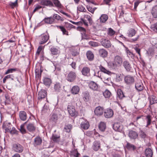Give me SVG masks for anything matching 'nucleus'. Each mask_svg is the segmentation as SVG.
Returning a JSON list of instances; mask_svg holds the SVG:
<instances>
[{
    "mask_svg": "<svg viewBox=\"0 0 157 157\" xmlns=\"http://www.w3.org/2000/svg\"><path fill=\"white\" fill-rule=\"evenodd\" d=\"M54 22V18L51 16L49 17H45L37 25V26H40L44 24H52Z\"/></svg>",
    "mask_w": 157,
    "mask_h": 157,
    "instance_id": "1",
    "label": "nucleus"
},
{
    "mask_svg": "<svg viewBox=\"0 0 157 157\" xmlns=\"http://www.w3.org/2000/svg\"><path fill=\"white\" fill-rule=\"evenodd\" d=\"M12 148L15 151L18 153H21L23 150V146L18 144H13Z\"/></svg>",
    "mask_w": 157,
    "mask_h": 157,
    "instance_id": "2",
    "label": "nucleus"
},
{
    "mask_svg": "<svg viewBox=\"0 0 157 157\" xmlns=\"http://www.w3.org/2000/svg\"><path fill=\"white\" fill-rule=\"evenodd\" d=\"M76 75L75 72L71 71L68 74L67 77V80L69 82L74 81L76 79Z\"/></svg>",
    "mask_w": 157,
    "mask_h": 157,
    "instance_id": "3",
    "label": "nucleus"
},
{
    "mask_svg": "<svg viewBox=\"0 0 157 157\" xmlns=\"http://www.w3.org/2000/svg\"><path fill=\"white\" fill-rule=\"evenodd\" d=\"M135 87L136 89L138 91H140L143 90L144 86L141 81L140 80H139L136 82Z\"/></svg>",
    "mask_w": 157,
    "mask_h": 157,
    "instance_id": "4",
    "label": "nucleus"
},
{
    "mask_svg": "<svg viewBox=\"0 0 157 157\" xmlns=\"http://www.w3.org/2000/svg\"><path fill=\"white\" fill-rule=\"evenodd\" d=\"M67 109L71 117L76 116V112L74 106L68 105L67 107Z\"/></svg>",
    "mask_w": 157,
    "mask_h": 157,
    "instance_id": "5",
    "label": "nucleus"
},
{
    "mask_svg": "<svg viewBox=\"0 0 157 157\" xmlns=\"http://www.w3.org/2000/svg\"><path fill=\"white\" fill-rule=\"evenodd\" d=\"M46 96V91L44 90H41L38 93L37 99L38 100L41 101L42 99L45 98Z\"/></svg>",
    "mask_w": 157,
    "mask_h": 157,
    "instance_id": "6",
    "label": "nucleus"
},
{
    "mask_svg": "<svg viewBox=\"0 0 157 157\" xmlns=\"http://www.w3.org/2000/svg\"><path fill=\"white\" fill-rule=\"evenodd\" d=\"M40 4L42 6H46L50 7H54L52 2L50 0H42L41 1Z\"/></svg>",
    "mask_w": 157,
    "mask_h": 157,
    "instance_id": "7",
    "label": "nucleus"
},
{
    "mask_svg": "<svg viewBox=\"0 0 157 157\" xmlns=\"http://www.w3.org/2000/svg\"><path fill=\"white\" fill-rule=\"evenodd\" d=\"M124 80L125 83L128 85L132 84L134 81L133 77L130 75H127L125 77Z\"/></svg>",
    "mask_w": 157,
    "mask_h": 157,
    "instance_id": "8",
    "label": "nucleus"
},
{
    "mask_svg": "<svg viewBox=\"0 0 157 157\" xmlns=\"http://www.w3.org/2000/svg\"><path fill=\"white\" fill-rule=\"evenodd\" d=\"M88 86L90 89L94 90L97 91L98 90L99 86L94 81L90 82L89 83Z\"/></svg>",
    "mask_w": 157,
    "mask_h": 157,
    "instance_id": "9",
    "label": "nucleus"
},
{
    "mask_svg": "<svg viewBox=\"0 0 157 157\" xmlns=\"http://www.w3.org/2000/svg\"><path fill=\"white\" fill-rule=\"evenodd\" d=\"M90 68L87 67H85L83 68L81 71V72L83 75L87 76L90 75Z\"/></svg>",
    "mask_w": 157,
    "mask_h": 157,
    "instance_id": "10",
    "label": "nucleus"
},
{
    "mask_svg": "<svg viewBox=\"0 0 157 157\" xmlns=\"http://www.w3.org/2000/svg\"><path fill=\"white\" fill-rule=\"evenodd\" d=\"M104 114L106 118H109L113 116V113L111 109H107L104 112Z\"/></svg>",
    "mask_w": 157,
    "mask_h": 157,
    "instance_id": "11",
    "label": "nucleus"
},
{
    "mask_svg": "<svg viewBox=\"0 0 157 157\" xmlns=\"http://www.w3.org/2000/svg\"><path fill=\"white\" fill-rule=\"evenodd\" d=\"M26 128L29 132H33L36 130V127L34 124L29 123L26 125Z\"/></svg>",
    "mask_w": 157,
    "mask_h": 157,
    "instance_id": "12",
    "label": "nucleus"
},
{
    "mask_svg": "<svg viewBox=\"0 0 157 157\" xmlns=\"http://www.w3.org/2000/svg\"><path fill=\"white\" fill-rule=\"evenodd\" d=\"M2 128L7 132H10L11 128V124L10 123L5 122L2 125Z\"/></svg>",
    "mask_w": 157,
    "mask_h": 157,
    "instance_id": "13",
    "label": "nucleus"
},
{
    "mask_svg": "<svg viewBox=\"0 0 157 157\" xmlns=\"http://www.w3.org/2000/svg\"><path fill=\"white\" fill-rule=\"evenodd\" d=\"M128 136L131 139H136L138 136L137 132L133 130H130L128 133Z\"/></svg>",
    "mask_w": 157,
    "mask_h": 157,
    "instance_id": "14",
    "label": "nucleus"
},
{
    "mask_svg": "<svg viewBox=\"0 0 157 157\" xmlns=\"http://www.w3.org/2000/svg\"><path fill=\"white\" fill-rule=\"evenodd\" d=\"M103 112V109L100 106H98L94 110V113L95 115L97 116L101 115Z\"/></svg>",
    "mask_w": 157,
    "mask_h": 157,
    "instance_id": "15",
    "label": "nucleus"
},
{
    "mask_svg": "<svg viewBox=\"0 0 157 157\" xmlns=\"http://www.w3.org/2000/svg\"><path fill=\"white\" fill-rule=\"evenodd\" d=\"M82 97L83 100L86 102L88 101L90 99V95L89 92L85 91L82 93Z\"/></svg>",
    "mask_w": 157,
    "mask_h": 157,
    "instance_id": "16",
    "label": "nucleus"
},
{
    "mask_svg": "<svg viewBox=\"0 0 157 157\" xmlns=\"http://www.w3.org/2000/svg\"><path fill=\"white\" fill-rule=\"evenodd\" d=\"M19 116L20 119L22 121H25L27 118L26 113L24 111H21L20 112Z\"/></svg>",
    "mask_w": 157,
    "mask_h": 157,
    "instance_id": "17",
    "label": "nucleus"
},
{
    "mask_svg": "<svg viewBox=\"0 0 157 157\" xmlns=\"http://www.w3.org/2000/svg\"><path fill=\"white\" fill-rule=\"evenodd\" d=\"M80 126L82 129L84 130H86L89 128L90 125L88 121H84L81 122Z\"/></svg>",
    "mask_w": 157,
    "mask_h": 157,
    "instance_id": "18",
    "label": "nucleus"
},
{
    "mask_svg": "<svg viewBox=\"0 0 157 157\" xmlns=\"http://www.w3.org/2000/svg\"><path fill=\"white\" fill-rule=\"evenodd\" d=\"M108 65L110 68L113 70L117 69L119 67L114 61L109 62L108 63Z\"/></svg>",
    "mask_w": 157,
    "mask_h": 157,
    "instance_id": "19",
    "label": "nucleus"
},
{
    "mask_svg": "<svg viewBox=\"0 0 157 157\" xmlns=\"http://www.w3.org/2000/svg\"><path fill=\"white\" fill-rule=\"evenodd\" d=\"M98 52L100 56L103 58L106 57L108 55L107 51L103 48L99 49L98 51Z\"/></svg>",
    "mask_w": 157,
    "mask_h": 157,
    "instance_id": "20",
    "label": "nucleus"
},
{
    "mask_svg": "<svg viewBox=\"0 0 157 157\" xmlns=\"http://www.w3.org/2000/svg\"><path fill=\"white\" fill-rule=\"evenodd\" d=\"M151 13L152 17L154 18H157V5H155L152 7Z\"/></svg>",
    "mask_w": 157,
    "mask_h": 157,
    "instance_id": "21",
    "label": "nucleus"
},
{
    "mask_svg": "<svg viewBox=\"0 0 157 157\" xmlns=\"http://www.w3.org/2000/svg\"><path fill=\"white\" fill-rule=\"evenodd\" d=\"M79 90V87L78 86H75L72 87L71 92L73 94H77L78 93Z\"/></svg>",
    "mask_w": 157,
    "mask_h": 157,
    "instance_id": "22",
    "label": "nucleus"
},
{
    "mask_svg": "<svg viewBox=\"0 0 157 157\" xmlns=\"http://www.w3.org/2000/svg\"><path fill=\"white\" fill-rule=\"evenodd\" d=\"M44 84L47 86H49L52 82L51 79L49 78L45 77L43 79Z\"/></svg>",
    "mask_w": 157,
    "mask_h": 157,
    "instance_id": "23",
    "label": "nucleus"
},
{
    "mask_svg": "<svg viewBox=\"0 0 157 157\" xmlns=\"http://www.w3.org/2000/svg\"><path fill=\"white\" fill-rule=\"evenodd\" d=\"M114 61L119 66L121 65L122 63V58L118 56H117L115 57Z\"/></svg>",
    "mask_w": 157,
    "mask_h": 157,
    "instance_id": "24",
    "label": "nucleus"
},
{
    "mask_svg": "<svg viewBox=\"0 0 157 157\" xmlns=\"http://www.w3.org/2000/svg\"><path fill=\"white\" fill-rule=\"evenodd\" d=\"M50 51L52 54L54 55H59L60 53V51L54 47H52L51 48Z\"/></svg>",
    "mask_w": 157,
    "mask_h": 157,
    "instance_id": "25",
    "label": "nucleus"
},
{
    "mask_svg": "<svg viewBox=\"0 0 157 157\" xmlns=\"http://www.w3.org/2000/svg\"><path fill=\"white\" fill-rule=\"evenodd\" d=\"M101 43L103 46L105 48H109L111 45V43L109 40H102Z\"/></svg>",
    "mask_w": 157,
    "mask_h": 157,
    "instance_id": "26",
    "label": "nucleus"
},
{
    "mask_svg": "<svg viewBox=\"0 0 157 157\" xmlns=\"http://www.w3.org/2000/svg\"><path fill=\"white\" fill-rule=\"evenodd\" d=\"M86 56L88 59L90 61L93 60L94 58V56L92 52L90 51H88L86 52Z\"/></svg>",
    "mask_w": 157,
    "mask_h": 157,
    "instance_id": "27",
    "label": "nucleus"
},
{
    "mask_svg": "<svg viewBox=\"0 0 157 157\" xmlns=\"http://www.w3.org/2000/svg\"><path fill=\"white\" fill-rule=\"evenodd\" d=\"M153 155V152L152 150L148 148L146 149L145 151V155L147 157H152Z\"/></svg>",
    "mask_w": 157,
    "mask_h": 157,
    "instance_id": "28",
    "label": "nucleus"
},
{
    "mask_svg": "<svg viewBox=\"0 0 157 157\" xmlns=\"http://www.w3.org/2000/svg\"><path fill=\"white\" fill-rule=\"evenodd\" d=\"M100 143L99 142H94L92 146V148L95 151H97L100 147Z\"/></svg>",
    "mask_w": 157,
    "mask_h": 157,
    "instance_id": "29",
    "label": "nucleus"
},
{
    "mask_svg": "<svg viewBox=\"0 0 157 157\" xmlns=\"http://www.w3.org/2000/svg\"><path fill=\"white\" fill-rule=\"evenodd\" d=\"M125 97L121 89H119L117 90V98L120 99H122Z\"/></svg>",
    "mask_w": 157,
    "mask_h": 157,
    "instance_id": "30",
    "label": "nucleus"
},
{
    "mask_svg": "<svg viewBox=\"0 0 157 157\" xmlns=\"http://www.w3.org/2000/svg\"><path fill=\"white\" fill-rule=\"evenodd\" d=\"M108 19V16L105 14H102L99 18L100 22L102 23L105 22Z\"/></svg>",
    "mask_w": 157,
    "mask_h": 157,
    "instance_id": "31",
    "label": "nucleus"
},
{
    "mask_svg": "<svg viewBox=\"0 0 157 157\" xmlns=\"http://www.w3.org/2000/svg\"><path fill=\"white\" fill-rule=\"evenodd\" d=\"M133 2H134V9L136 10L138 6L140 5L143 2V1L142 0H134Z\"/></svg>",
    "mask_w": 157,
    "mask_h": 157,
    "instance_id": "32",
    "label": "nucleus"
},
{
    "mask_svg": "<svg viewBox=\"0 0 157 157\" xmlns=\"http://www.w3.org/2000/svg\"><path fill=\"white\" fill-rule=\"evenodd\" d=\"M118 12L119 13V18H121L123 17L124 14H126V13H125V12L124 10V9L122 6H121L119 7Z\"/></svg>",
    "mask_w": 157,
    "mask_h": 157,
    "instance_id": "33",
    "label": "nucleus"
},
{
    "mask_svg": "<svg viewBox=\"0 0 157 157\" xmlns=\"http://www.w3.org/2000/svg\"><path fill=\"white\" fill-rule=\"evenodd\" d=\"M35 7V8L33 10V12L32 13H31V17L29 18V20H30L31 19V17L33 16V14L36 11H38L40 9H41L42 8V6L40 5H39L38 4H37L35 5L34 6Z\"/></svg>",
    "mask_w": 157,
    "mask_h": 157,
    "instance_id": "34",
    "label": "nucleus"
},
{
    "mask_svg": "<svg viewBox=\"0 0 157 157\" xmlns=\"http://www.w3.org/2000/svg\"><path fill=\"white\" fill-rule=\"evenodd\" d=\"M34 142V145L35 146L41 144L42 142V140L40 137L37 136L35 139Z\"/></svg>",
    "mask_w": 157,
    "mask_h": 157,
    "instance_id": "35",
    "label": "nucleus"
},
{
    "mask_svg": "<svg viewBox=\"0 0 157 157\" xmlns=\"http://www.w3.org/2000/svg\"><path fill=\"white\" fill-rule=\"evenodd\" d=\"M99 68L101 72H102L109 75L111 74V72L109 70L106 69L101 65H100L99 66Z\"/></svg>",
    "mask_w": 157,
    "mask_h": 157,
    "instance_id": "36",
    "label": "nucleus"
},
{
    "mask_svg": "<svg viewBox=\"0 0 157 157\" xmlns=\"http://www.w3.org/2000/svg\"><path fill=\"white\" fill-rule=\"evenodd\" d=\"M99 129L101 131H104L106 128V124L104 122H101L98 126Z\"/></svg>",
    "mask_w": 157,
    "mask_h": 157,
    "instance_id": "37",
    "label": "nucleus"
},
{
    "mask_svg": "<svg viewBox=\"0 0 157 157\" xmlns=\"http://www.w3.org/2000/svg\"><path fill=\"white\" fill-rule=\"evenodd\" d=\"M42 71H43L41 68L40 70L38 68H36L35 70L36 77L38 78L40 77Z\"/></svg>",
    "mask_w": 157,
    "mask_h": 157,
    "instance_id": "38",
    "label": "nucleus"
},
{
    "mask_svg": "<svg viewBox=\"0 0 157 157\" xmlns=\"http://www.w3.org/2000/svg\"><path fill=\"white\" fill-rule=\"evenodd\" d=\"M124 66L126 70L128 71L131 70V67L129 63L127 61H124L123 63Z\"/></svg>",
    "mask_w": 157,
    "mask_h": 157,
    "instance_id": "39",
    "label": "nucleus"
},
{
    "mask_svg": "<svg viewBox=\"0 0 157 157\" xmlns=\"http://www.w3.org/2000/svg\"><path fill=\"white\" fill-rule=\"evenodd\" d=\"M61 86L59 82H56L54 85V89L56 92H59L60 90Z\"/></svg>",
    "mask_w": 157,
    "mask_h": 157,
    "instance_id": "40",
    "label": "nucleus"
},
{
    "mask_svg": "<svg viewBox=\"0 0 157 157\" xmlns=\"http://www.w3.org/2000/svg\"><path fill=\"white\" fill-rule=\"evenodd\" d=\"M71 155L73 157H80V154L76 149H75L71 151Z\"/></svg>",
    "mask_w": 157,
    "mask_h": 157,
    "instance_id": "41",
    "label": "nucleus"
},
{
    "mask_svg": "<svg viewBox=\"0 0 157 157\" xmlns=\"http://www.w3.org/2000/svg\"><path fill=\"white\" fill-rule=\"evenodd\" d=\"M136 33V31L133 29H131L128 30V32L127 33L128 36L129 37H132L134 36Z\"/></svg>",
    "mask_w": 157,
    "mask_h": 157,
    "instance_id": "42",
    "label": "nucleus"
},
{
    "mask_svg": "<svg viewBox=\"0 0 157 157\" xmlns=\"http://www.w3.org/2000/svg\"><path fill=\"white\" fill-rule=\"evenodd\" d=\"M113 129L116 131H120L121 130V126L119 123H115L113 126Z\"/></svg>",
    "mask_w": 157,
    "mask_h": 157,
    "instance_id": "43",
    "label": "nucleus"
},
{
    "mask_svg": "<svg viewBox=\"0 0 157 157\" xmlns=\"http://www.w3.org/2000/svg\"><path fill=\"white\" fill-rule=\"evenodd\" d=\"M27 121L25 122L24 124H22L20 126V130L21 133L23 134H25L26 133V131L25 128V125L27 124Z\"/></svg>",
    "mask_w": 157,
    "mask_h": 157,
    "instance_id": "44",
    "label": "nucleus"
},
{
    "mask_svg": "<svg viewBox=\"0 0 157 157\" xmlns=\"http://www.w3.org/2000/svg\"><path fill=\"white\" fill-rule=\"evenodd\" d=\"M146 119L147 121L146 127H147L151 123V116L149 115H147L146 116Z\"/></svg>",
    "mask_w": 157,
    "mask_h": 157,
    "instance_id": "45",
    "label": "nucleus"
},
{
    "mask_svg": "<svg viewBox=\"0 0 157 157\" xmlns=\"http://www.w3.org/2000/svg\"><path fill=\"white\" fill-rule=\"evenodd\" d=\"M60 137L56 135H53L52 137V139L54 142L58 143L60 141Z\"/></svg>",
    "mask_w": 157,
    "mask_h": 157,
    "instance_id": "46",
    "label": "nucleus"
},
{
    "mask_svg": "<svg viewBox=\"0 0 157 157\" xmlns=\"http://www.w3.org/2000/svg\"><path fill=\"white\" fill-rule=\"evenodd\" d=\"M53 3L55 6L57 8H61V4L59 0H52Z\"/></svg>",
    "mask_w": 157,
    "mask_h": 157,
    "instance_id": "47",
    "label": "nucleus"
},
{
    "mask_svg": "<svg viewBox=\"0 0 157 157\" xmlns=\"http://www.w3.org/2000/svg\"><path fill=\"white\" fill-rule=\"evenodd\" d=\"M52 18H54V21L55 19H56L58 21L60 20L63 21L64 20V19L63 18L61 17L59 15L55 13L53 14Z\"/></svg>",
    "mask_w": 157,
    "mask_h": 157,
    "instance_id": "48",
    "label": "nucleus"
},
{
    "mask_svg": "<svg viewBox=\"0 0 157 157\" xmlns=\"http://www.w3.org/2000/svg\"><path fill=\"white\" fill-rule=\"evenodd\" d=\"M13 77L14 76L13 75H6L3 79V83H5L7 79L9 78H11L12 80H13Z\"/></svg>",
    "mask_w": 157,
    "mask_h": 157,
    "instance_id": "49",
    "label": "nucleus"
},
{
    "mask_svg": "<svg viewBox=\"0 0 157 157\" xmlns=\"http://www.w3.org/2000/svg\"><path fill=\"white\" fill-rule=\"evenodd\" d=\"M58 116L56 114H53L51 117L50 120L52 122H56L58 120Z\"/></svg>",
    "mask_w": 157,
    "mask_h": 157,
    "instance_id": "50",
    "label": "nucleus"
},
{
    "mask_svg": "<svg viewBox=\"0 0 157 157\" xmlns=\"http://www.w3.org/2000/svg\"><path fill=\"white\" fill-rule=\"evenodd\" d=\"M103 94L105 98H109L111 95V92L108 90H106L103 92Z\"/></svg>",
    "mask_w": 157,
    "mask_h": 157,
    "instance_id": "51",
    "label": "nucleus"
},
{
    "mask_svg": "<svg viewBox=\"0 0 157 157\" xmlns=\"http://www.w3.org/2000/svg\"><path fill=\"white\" fill-rule=\"evenodd\" d=\"M156 98L155 96L152 95L150 97V102L151 104L155 103L156 102Z\"/></svg>",
    "mask_w": 157,
    "mask_h": 157,
    "instance_id": "52",
    "label": "nucleus"
},
{
    "mask_svg": "<svg viewBox=\"0 0 157 157\" xmlns=\"http://www.w3.org/2000/svg\"><path fill=\"white\" fill-rule=\"evenodd\" d=\"M43 49V47L42 46H40L38 47L36 54V58H37L38 57L40 52Z\"/></svg>",
    "mask_w": 157,
    "mask_h": 157,
    "instance_id": "53",
    "label": "nucleus"
},
{
    "mask_svg": "<svg viewBox=\"0 0 157 157\" xmlns=\"http://www.w3.org/2000/svg\"><path fill=\"white\" fill-rule=\"evenodd\" d=\"M126 147L127 149L128 150H132V149L133 150H134L136 148V147L133 145L131 144H130L129 143H128L126 145Z\"/></svg>",
    "mask_w": 157,
    "mask_h": 157,
    "instance_id": "54",
    "label": "nucleus"
},
{
    "mask_svg": "<svg viewBox=\"0 0 157 157\" xmlns=\"http://www.w3.org/2000/svg\"><path fill=\"white\" fill-rule=\"evenodd\" d=\"M77 10L80 12H86V10L82 5H79L77 7Z\"/></svg>",
    "mask_w": 157,
    "mask_h": 157,
    "instance_id": "55",
    "label": "nucleus"
},
{
    "mask_svg": "<svg viewBox=\"0 0 157 157\" xmlns=\"http://www.w3.org/2000/svg\"><path fill=\"white\" fill-rule=\"evenodd\" d=\"M84 17L86 18L87 19L88 21L89 22V24L90 25H92L93 23V21L92 19L91 18V17L90 16L88 15H84Z\"/></svg>",
    "mask_w": 157,
    "mask_h": 157,
    "instance_id": "56",
    "label": "nucleus"
},
{
    "mask_svg": "<svg viewBox=\"0 0 157 157\" xmlns=\"http://www.w3.org/2000/svg\"><path fill=\"white\" fill-rule=\"evenodd\" d=\"M115 33V32L111 28H109L108 29V34L111 36H113Z\"/></svg>",
    "mask_w": 157,
    "mask_h": 157,
    "instance_id": "57",
    "label": "nucleus"
},
{
    "mask_svg": "<svg viewBox=\"0 0 157 157\" xmlns=\"http://www.w3.org/2000/svg\"><path fill=\"white\" fill-rule=\"evenodd\" d=\"M140 136L142 139H145L147 137V135L146 133L142 130L140 132Z\"/></svg>",
    "mask_w": 157,
    "mask_h": 157,
    "instance_id": "58",
    "label": "nucleus"
},
{
    "mask_svg": "<svg viewBox=\"0 0 157 157\" xmlns=\"http://www.w3.org/2000/svg\"><path fill=\"white\" fill-rule=\"evenodd\" d=\"M16 68H10L8 69L5 73V75H7L9 73H12L13 72L16 71Z\"/></svg>",
    "mask_w": 157,
    "mask_h": 157,
    "instance_id": "59",
    "label": "nucleus"
},
{
    "mask_svg": "<svg viewBox=\"0 0 157 157\" xmlns=\"http://www.w3.org/2000/svg\"><path fill=\"white\" fill-rule=\"evenodd\" d=\"M72 126L71 124L65 126L64 128L65 131L67 132H70L72 128Z\"/></svg>",
    "mask_w": 157,
    "mask_h": 157,
    "instance_id": "60",
    "label": "nucleus"
},
{
    "mask_svg": "<svg viewBox=\"0 0 157 157\" xmlns=\"http://www.w3.org/2000/svg\"><path fill=\"white\" fill-rule=\"evenodd\" d=\"M151 29L154 31H157V22L151 25Z\"/></svg>",
    "mask_w": 157,
    "mask_h": 157,
    "instance_id": "61",
    "label": "nucleus"
},
{
    "mask_svg": "<svg viewBox=\"0 0 157 157\" xmlns=\"http://www.w3.org/2000/svg\"><path fill=\"white\" fill-rule=\"evenodd\" d=\"M41 39H49V36L48 34H44L41 35Z\"/></svg>",
    "mask_w": 157,
    "mask_h": 157,
    "instance_id": "62",
    "label": "nucleus"
},
{
    "mask_svg": "<svg viewBox=\"0 0 157 157\" xmlns=\"http://www.w3.org/2000/svg\"><path fill=\"white\" fill-rule=\"evenodd\" d=\"M89 44L91 46L93 47H96L99 45V44L98 43L92 41H90L89 42Z\"/></svg>",
    "mask_w": 157,
    "mask_h": 157,
    "instance_id": "63",
    "label": "nucleus"
},
{
    "mask_svg": "<svg viewBox=\"0 0 157 157\" xmlns=\"http://www.w3.org/2000/svg\"><path fill=\"white\" fill-rule=\"evenodd\" d=\"M150 42L154 48H157V40H152Z\"/></svg>",
    "mask_w": 157,
    "mask_h": 157,
    "instance_id": "64",
    "label": "nucleus"
}]
</instances>
